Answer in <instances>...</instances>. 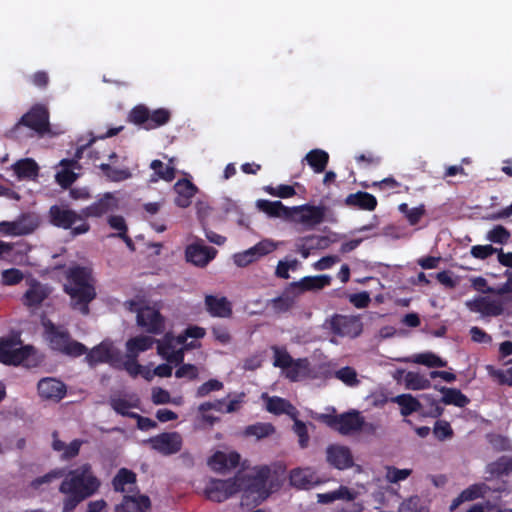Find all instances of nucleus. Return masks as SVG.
Masks as SVG:
<instances>
[{
	"instance_id": "1",
	"label": "nucleus",
	"mask_w": 512,
	"mask_h": 512,
	"mask_svg": "<svg viewBox=\"0 0 512 512\" xmlns=\"http://www.w3.org/2000/svg\"><path fill=\"white\" fill-rule=\"evenodd\" d=\"M59 491L66 495L62 512H72L78 504L95 494L100 481L93 474L90 464H83L63 476Z\"/></svg>"
},
{
	"instance_id": "2",
	"label": "nucleus",
	"mask_w": 512,
	"mask_h": 512,
	"mask_svg": "<svg viewBox=\"0 0 512 512\" xmlns=\"http://www.w3.org/2000/svg\"><path fill=\"white\" fill-rule=\"evenodd\" d=\"M64 291L70 296L74 309L86 315L89 303L96 297L95 279L92 269L85 266H72L66 271Z\"/></svg>"
},
{
	"instance_id": "3",
	"label": "nucleus",
	"mask_w": 512,
	"mask_h": 512,
	"mask_svg": "<svg viewBox=\"0 0 512 512\" xmlns=\"http://www.w3.org/2000/svg\"><path fill=\"white\" fill-rule=\"evenodd\" d=\"M270 475L268 467H261L247 473H239L241 480V490L243 498L246 501H251L255 504H260L270 495V490L267 488V480Z\"/></svg>"
},
{
	"instance_id": "4",
	"label": "nucleus",
	"mask_w": 512,
	"mask_h": 512,
	"mask_svg": "<svg viewBox=\"0 0 512 512\" xmlns=\"http://www.w3.org/2000/svg\"><path fill=\"white\" fill-rule=\"evenodd\" d=\"M43 325L45 340L53 350L72 357L81 356L87 351L85 345L71 339L62 325H56L53 322H43Z\"/></svg>"
},
{
	"instance_id": "5",
	"label": "nucleus",
	"mask_w": 512,
	"mask_h": 512,
	"mask_svg": "<svg viewBox=\"0 0 512 512\" xmlns=\"http://www.w3.org/2000/svg\"><path fill=\"white\" fill-rule=\"evenodd\" d=\"M49 222L64 230H71L72 236H79L90 230V224L83 221L82 213H77L67 205H52L48 211Z\"/></svg>"
},
{
	"instance_id": "6",
	"label": "nucleus",
	"mask_w": 512,
	"mask_h": 512,
	"mask_svg": "<svg viewBox=\"0 0 512 512\" xmlns=\"http://www.w3.org/2000/svg\"><path fill=\"white\" fill-rule=\"evenodd\" d=\"M127 120L149 131L166 125L171 120V112L166 108L151 111L146 105L138 104L130 110Z\"/></svg>"
},
{
	"instance_id": "7",
	"label": "nucleus",
	"mask_w": 512,
	"mask_h": 512,
	"mask_svg": "<svg viewBox=\"0 0 512 512\" xmlns=\"http://www.w3.org/2000/svg\"><path fill=\"white\" fill-rule=\"evenodd\" d=\"M274 352L273 365L282 369L285 376L291 381H299L309 374V361L304 359L294 360L289 353L282 348L272 347Z\"/></svg>"
},
{
	"instance_id": "8",
	"label": "nucleus",
	"mask_w": 512,
	"mask_h": 512,
	"mask_svg": "<svg viewBox=\"0 0 512 512\" xmlns=\"http://www.w3.org/2000/svg\"><path fill=\"white\" fill-rule=\"evenodd\" d=\"M31 346H22L18 333L0 340V362L8 365H18L28 361L32 352Z\"/></svg>"
},
{
	"instance_id": "9",
	"label": "nucleus",
	"mask_w": 512,
	"mask_h": 512,
	"mask_svg": "<svg viewBox=\"0 0 512 512\" xmlns=\"http://www.w3.org/2000/svg\"><path fill=\"white\" fill-rule=\"evenodd\" d=\"M49 117V110L44 104H35L20 118L12 132L16 133L21 126H25L39 135H44L50 131Z\"/></svg>"
},
{
	"instance_id": "10",
	"label": "nucleus",
	"mask_w": 512,
	"mask_h": 512,
	"mask_svg": "<svg viewBox=\"0 0 512 512\" xmlns=\"http://www.w3.org/2000/svg\"><path fill=\"white\" fill-rule=\"evenodd\" d=\"M84 354H86L85 361L90 367L100 363H108L113 367H120L121 364V353L109 340L102 341Z\"/></svg>"
},
{
	"instance_id": "11",
	"label": "nucleus",
	"mask_w": 512,
	"mask_h": 512,
	"mask_svg": "<svg viewBox=\"0 0 512 512\" xmlns=\"http://www.w3.org/2000/svg\"><path fill=\"white\" fill-rule=\"evenodd\" d=\"M240 476L227 480L212 479L205 488L206 497L214 502H223L241 490Z\"/></svg>"
},
{
	"instance_id": "12",
	"label": "nucleus",
	"mask_w": 512,
	"mask_h": 512,
	"mask_svg": "<svg viewBox=\"0 0 512 512\" xmlns=\"http://www.w3.org/2000/svg\"><path fill=\"white\" fill-rule=\"evenodd\" d=\"M218 251L204 244L203 239L195 237L194 241L185 248V259L192 265L204 268L216 257Z\"/></svg>"
},
{
	"instance_id": "13",
	"label": "nucleus",
	"mask_w": 512,
	"mask_h": 512,
	"mask_svg": "<svg viewBox=\"0 0 512 512\" xmlns=\"http://www.w3.org/2000/svg\"><path fill=\"white\" fill-rule=\"evenodd\" d=\"M292 210L293 217L290 220L310 229L321 224L326 215V207L323 205L303 204L292 207Z\"/></svg>"
},
{
	"instance_id": "14",
	"label": "nucleus",
	"mask_w": 512,
	"mask_h": 512,
	"mask_svg": "<svg viewBox=\"0 0 512 512\" xmlns=\"http://www.w3.org/2000/svg\"><path fill=\"white\" fill-rule=\"evenodd\" d=\"M276 249V245L270 240H262L253 247L236 253L233 256L234 263L238 267H246L257 261L260 257L265 256Z\"/></svg>"
},
{
	"instance_id": "15",
	"label": "nucleus",
	"mask_w": 512,
	"mask_h": 512,
	"mask_svg": "<svg viewBox=\"0 0 512 512\" xmlns=\"http://www.w3.org/2000/svg\"><path fill=\"white\" fill-rule=\"evenodd\" d=\"M152 449L164 455L175 454L182 447V437L177 432L162 433L148 440Z\"/></svg>"
},
{
	"instance_id": "16",
	"label": "nucleus",
	"mask_w": 512,
	"mask_h": 512,
	"mask_svg": "<svg viewBox=\"0 0 512 512\" xmlns=\"http://www.w3.org/2000/svg\"><path fill=\"white\" fill-rule=\"evenodd\" d=\"M118 200L112 193H105L97 201L81 210L83 221L87 218H99L117 209Z\"/></svg>"
},
{
	"instance_id": "17",
	"label": "nucleus",
	"mask_w": 512,
	"mask_h": 512,
	"mask_svg": "<svg viewBox=\"0 0 512 512\" xmlns=\"http://www.w3.org/2000/svg\"><path fill=\"white\" fill-rule=\"evenodd\" d=\"M466 306L470 311L480 313L486 317H497L503 314L501 297L491 299L485 296H478L473 300L467 301Z\"/></svg>"
},
{
	"instance_id": "18",
	"label": "nucleus",
	"mask_w": 512,
	"mask_h": 512,
	"mask_svg": "<svg viewBox=\"0 0 512 512\" xmlns=\"http://www.w3.org/2000/svg\"><path fill=\"white\" fill-rule=\"evenodd\" d=\"M326 460L331 466L339 470H344L354 465L350 448L343 445H329L326 449Z\"/></svg>"
},
{
	"instance_id": "19",
	"label": "nucleus",
	"mask_w": 512,
	"mask_h": 512,
	"mask_svg": "<svg viewBox=\"0 0 512 512\" xmlns=\"http://www.w3.org/2000/svg\"><path fill=\"white\" fill-rule=\"evenodd\" d=\"M129 311L136 313V320H164L157 304L139 298L126 302Z\"/></svg>"
},
{
	"instance_id": "20",
	"label": "nucleus",
	"mask_w": 512,
	"mask_h": 512,
	"mask_svg": "<svg viewBox=\"0 0 512 512\" xmlns=\"http://www.w3.org/2000/svg\"><path fill=\"white\" fill-rule=\"evenodd\" d=\"M333 426L342 435H350L362 430L364 426V418L358 411L343 413L333 420Z\"/></svg>"
},
{
	"instance_id": "21",
	"label": "nucleus",
	"mask_w": 512,
	"mask_h": 512,
	"mask_svg": "<svg viewBox=\"0 0 512 512\" xmlns=\"http://www.w3.org/2000/svg\"><path fill=\"white\" fill-rule=\"evenodd\" d=\"M331 284V277L329 275L305 276L299 281L292 282L290 289L295 294H300L305 291L320 290Z\"/></svg>"
},
{
	"instance_id": "22",
	"label": "nucleus",
	"mask_w": 512,
	"mask_h": 512,
	"mask_svg": "<svg viewBox=\"0 0 512 512\" xmlns=\"http://www.w3.org/2000/svg\"><path fill=\"white\" fill-rule=\"evenodd\" d=\"M28 289L22 296V303L27 307H38L49 296L48 288L36 279L28 281Z\"/></svg>"
},
{
	"instance_id": "23",
	"label": "nucleus",
	"mask_w": 512,
	"mask_h": 512,
	"mask_svg": "<svg viewBox=\"0 0 512 512\" xmlns=\"http://www.w3.org/2000/svg\"><path fill=\"white\" fill-rule=\"evenodd\" d=\"M197 190V187L190 180L179 179L174 185V191L177 194L174 203L178 207L187 208L190 206Z\"/></svg>"
},
{
	"instance_id": "24",
	"label": "nucleus",
	"mask_w": 512,
	"mask_h": 512,
	"mask_svg": "<svg viewBox=\"0 0 512 512\" xmlns=\"http://www.w3.org/2000/svg\"><path fill=\"white\" fill-rule=\"evenodd\" d=\"M290 484L297 489H310L319 483L311 468H295L289 475Z\"/></svg>"
},
{
	"instance_id": "25",
	"label": "nucleus",
	"mask_w": 512,
	"mask_h": 512,
	"mask_svg": "<svg viewBox=\"0 0 512 512\" xmlns=\"http://www.w3.org/2000/svg\"><path fill=\"white\" fill-rule=\"evenodd\" d=\"M38 392L42 398L59 401L66 393L65 385L54 378H44L38 383Z\"/></svg>"
},
{
	"instance_id": "26",
	"label": "nucleus",
	"mask_w": 512,
	"mask_h": 512,
	"mask_svg": "<svg viewBox=\"0 0 512 512\" xmlns=\"http://www.w3.org/2000/svg\"><path fill=\"white\" fill-rule=\"evenodd\" d=\"M205 306L213 317L228 318L232 314L231 302L224 296L207 295L205 297Z\"/></svg>"
},
{
	"instance_id": "27",
	"label": "nucleus",
	"mask_w": 512,
	"mask_h": 512,
	"mask_svg": "<svg viewBox=\"0 0 512 512\" xmlns=\"http://www.w3.org/2000/svg\"><path fill=\"white\" fill-rule=\"evenodd\" d=\"M257 207L269 217L282 218L285 220H290L291 217H293L292 207L285 206L281 201L261 199L257 201Z\"/></svg>"
},
{
	"instance_id": "28",
	"label": "nucleus",
	"mask_w": 512,
	"mask_h": 512,
	"mask_svg": "<svg viewBox=\"0 0 512 512\" xmlns=\"http://www.w3.org/2000/svg\"><path fill=\"white\" fill-rule=\"evenodd\" d=\"M150 500L144 495H125L121 504L116 505L115 512H147Z\"/></svg>"
},
{
	"instance_id": "29",
	"label": "nucleus",
	"mask_w": 512,
	"mask_h": 512,
	"mask_svg": "<svg viewBox=\"0 0 512 512\" xmlns=\"http://www.w3.org/2000/svg\"><path fill=\"white\" fill-rule=\"evenodd\" d=\"M344 202L348 207L366 211L375 210L378 203L374 195L364 191L349 194Z\"/></svg>"
},
{
	"instance_id": "30",
	"label": "nucleus",
	"mask_w": 512,
	"mask_h": 512,
	"mask_svg": "<svg viewBox=\"0 0 512 512\" xmlns=\"http://www.w3.org/2000/svg\"><path fill=\"white\" fill-rule=\"evenodd\" d=\"M240 461V455L236 452L225 453L218 451L210 459L209 465L215 471L222 472L235 468Z\"/></svg>"
},
{
	"instance_id": "31",
	"label": "nucleus",
	"mask_w": 512,
	"mask_h": 512,
	"mask_svg": "<svg viewBox=\"0 0 512 512\" xmlns=\"http://www.w3.org/2000/svg\"><path fill=\"white\" fill-rule=\"evenodd\" d=\"M262 398L266 401V409L274 414L285 413L291 418H296L298 411L290 404L287 400L280 397H269L267 394H263Z\"/></svg>"
},
{
	"instance_id": "32",
	"label": "nucleus",
	"mask_w": 512,
	"mask_h": 512,
	"mask_svg": "<svg viewBox=\"0 0 512 512\" xmlns=\"http://www.w3.org/2000/svg\"><path fill=\"white\" fill-rule=\"evenodd\" d=\"M327 240L323 236L310 235L300 238L295 244V251L299 253L302 258L306 259L310 256L312 250L323 248Z\"/></svg>"
},
{
	"instance_id": "33",
	"label": "nucleus",
	"mask_w": 512,
	"mask_h": 512,
	"mask_svg": "<svg viewBox=\"0 0 512 512\" xmlns=\"http://www.w3.org/2000/svg\"><path fill=\"white\" fill-rule=\"evenodd\" d=\"M61 170L56 173V182L64 189L69 188L77 179L78 175L73 171L76 160L63 159L60 162Z\"/></svg>"
},
{
	"instance_id": "34",
	"label": "nucleus",
	"mask_w": 512,
	"mask_h": 512,
	"mask_svg": "<svg viewBox=\"0 0 512 512\" xmlns=\"http://www.w3.org/2000/svg\"><path fill=\"white\" fill-rule=\"evenodd\" d=\"M12 168L18 179H35L39 173V166L32 158L18 160Z\"/></svg>"
},
{
	"instance_id": "35",
	"label": "nucleus",
	"mask_w": 512,
	"mask_h": 512,
	"mask_svg": "<svg viewBox=\"0 0 512 512\" xmlns=\"http://www.w3.org/2000/svg\"><path fill=\"white\" fill-rule=\"evenodd\" d=\"M304 160L315 173L319 174L325 171L329 162V154L322 149H312L305 155Z\"/></svg>"
},
{
	"instance_id": "36",
	"label": "nucleus",
	"mask_w": 512,
	"mask_h": 512,
	"mask_svg": "<svg viewBox=\"0 0 512 512\" xmlns=\"http://www.w3.org/2000/svg\"><path fill=\"white\" fill-rule=\"evenodd\" d=\"M356 497L357 493L346 486H340L337 490L317 495L318 502L322 504H329L336 500L353 501Z\"/></svg>"
},
{
	"instance_id": "37",
	"label": "nucleus",
	"mask_w": 512,
	"mask_h": 512,
	"mask_svg": "<svg viewBox=\"0 0 512 512\" xmlns=\"http://www.w3.org/2000/svg\"><path fill=\"white\" fill-rule=\"evenodd\" d=\"M329 329L336 335L356 337L362 332L361 322H327Z\"/></svg>"
},
{
	"instance_id": "38",
	"label": "nucleus",
	"mask_w": 512,
	"mask_h": 512,
	"mask_svg": "<svg viewBox=\"0 0 512 512\" xmlns=\"http://www.w3.org/2000/svg\"><path fill=\"white\" fill-rule=\"evenodd\" d=\"M154 342V338L148 335H140L129 339L126 343L128 356L138 357L140 352L151 348Z\"/></svg>"
},
{
	"instance_id": "39",
	"label": "nucleus",
	"mask_w": 512,
	"mask_h": 512,
	"mask_svg": "<svg viewBox=\"0 0 512 512\" xmlns=\"http://www.w3.org/2000/svg\"><path fill=\"white\" fill-rule=\"evenodd\" d=\"M511 472H512V458L501 457L497 461L489 463L486 466V473L489 474V476L485 477V479L490 480L493 477L508 475Z\"/></svg>"
},
{
	"instance_id": "40",
	"label": "nucleus",
	"mask_w": 512,
	"mask_h": 512,
	"mask_svg": "<svg viewBox=\"0 0 512 512\" xmlns=\"http://www.w3.org/2000/svg\"><path fill=\"white\" fill-rule=\"evenodd\" d=\"M393 402L401 407V414L408 416L414 412L420 411L422 405L418 399L411 394H401L393 398Z\"/></svg>"
},
{
	"instance_id": "41",
	"label": "nucleus",
	"mask_w": 512,
	"mask_h": 512,
	"mask_svg": "<svg viewBox=\"0 0 512 512\" xmlns=\"http://www.w3.org/2000/svg\"><path fill=\"white\" fill-rule=\"evenodd\" d=\"M439 391L443 393L441 401L444 404L464 407L469 403V399L458 389L441 387Z\"/></svg>"
},
{
	"instance_id": "42",
	"label": "nucleus",
	"mask_w": 512,
	"mask_h": 512,
	"mask_svg": "<svg viewBox=\"0 0 512 512\" xmlns=\"http://www.w3.org/2000/svg\"><path fill=\"white\" fill-rule=\"evenodd\" d=\"M98 167L103 175L112 182L125 181L132 175L128 168H114L107 163H102Z\"/></svg>"
},
{
	"instance_id": "43",
	"label": "nucleus",
	"mask_w": 512,
	"mask_h": 512,
	"mask_svg": "<svg viewBox=\"0 0 512 512\" xmlns=\"http://www.w3.org/2000/svg\"><path fill=\"white\" fill-rule=\"evenodd\" d=\"M111 407L118 413L127 417H136V413L130 412L129 409L137 407V399L127 400L122 397H111Z\"/></svg>"
},
{
	"instance_id": "44",
	"label": "nucleus",
	"mask_w": 512,
	"mask_h": 512,
	"mask_svg": "<svg viewBox=\"0 0 512 512\" xmlns=\"http://www.w3.org/2000/svg\"><path fill=\"white\" fill-rule=\"evenodd\" d=\"M405 386L411 390H423L431 386V382L425 376L415 373L408 372L404 377Z\"/></svg>"
},
{
	"instance_id": "45",
	"label": "nucleus",
	"mask_w": 512,
	"mask_h": 512,
	"mask_svg": "<svg viewBox=\"0 0 512 512\" xmlns=\"http://www.w3.org/2000/svg\"><path fill=\"white\" fill-rule=\"evenodd\" d=\"M334 377L349 387H356L360 384L358 374L353 367L345 366L334 372Z\"/></svg>"
},
{
	"instance_id": "46",
	"label": "nucleus",
	"mask_w": 512,
	"mask_h": 512,
	"mask_svg": "<svg viewBox=\"0 0 512 512\" xmlns=\"http://www.w3.org/2000/svg\"><path fill=\"white\" fill-rule=\"evenodd\" d=\"M428 367H445L447 362L433 353H421L413 356L412 359H405Z\"/></svg>"
},
{
	"instance_id": "47",
	"label": "nucleus",
	"mask_w": 512,
	"mask_h": 512,
	"mask_svg": "<svg viewBox=\"0 0 512 512\" xmlns=\"http://www.w3.org/2000/svg\"><path fill=\"white\" fill-rule=\"evenodd\" d=\"M136 481V475L125 468L118 471L117 475L113 479V486L116 491L125 492L126 485H133Z\"/></svg>"
},
{
	"instance_id": "48",
	"label": "nucleus",
	"mask_w": 512,
	"mask_h": 512,
	"mask_svg": "<svg viewBox=\"0 0 512 512\" xmlns=\"http://www.w3.org/2000/svg\"><path fill=\"white\" fill-rule=\"evenodd\" d=\"M275 431L274 427L270 423H256L253 425H249L245 429L246 436H254L256 439L260 440L262 438L268 437L273 434Z\"/></svg>"
},
{
	"instance_id": "49",
	"label": "nucleus",
	"mask_w": 512,
	"mask_h": 512,
	"mask_svg": "<svg viewBox=\"0 0 512 512\" xmlns=\"http://www.w3.org/2000/svg\"><path fill=\"white\" fill-rule=\"evenodd\" d=\"M385 480L391 484H397L406 480L411 474V469H399L395 466H385Z\"/></svg>"
},
{
	"instance_id": "50",
	"label": "nucleus",
	"mask_w": 512,
	"mask_h": 512,
	"mask_svg": "<svg viewBox=\"0 0 512 512\" xmlns=\"http://www.w3.org/2000/svg\"><path fill=\"white\" fill-rule=\"evenodd\" d=\"M511 237L510 231L503 225H496L486 234V239L495 244H506Z\"/></svg>"
},
{
	"instance_id": "51",
	"label": "nucleus",
	"mask_w": 512,
	"mask_h": 512,
	"mask_svg": "<svg viewBox=\"0 0 512 512\" xmlns=\"http://www.w3.org/2000/svg\"><path fill=\"white\" fill-rule=\"evenodd\" d=\"M151 169L154 171L158 178L165 181H172L175 178V169L170 165H164V163L158 159H155L150 164Z\"/></svg>"
},
{
	"instance_id": "52",
	"label": "nucleus",
	"mask_w": 512,
	"mask_h": 512,
	"mask_svg": "<svg viewBox=\"0 0 512 512\" xmlns=\"http://www.w3.org/2000/svg\"><path fill=\"white\" fill-rule=\"evenodd\" d=\"M204 334H205V331L201 327H197V326L189 327L185 330L184 333H181L176 337V342L178 344L185 345L186 348H194L195 347L194 341H192L190 343H186L187 338L191 337L194 339H198V338L203 337Z\"/></svg>"
},
{
	"instance_id": "53",
	"label": "nucleus",
	"mask_w": 512,
	"mask_h": 512,
	"mask_svg": "<svg viewBox=\"0 0 512 512\" xmlns=\"http://www.w3.org/2000/svg\"><path fill=\"white\" fill-rule=\"evenodd\" d=\"M264 191L271 196L283 199L290 198L296 195L295 187L293 185L287 184H280L276 187H273L271 185L265 186Z\"/></svg>"
},
{
	"instance_id": "54",
	"label": "nucleus",
	"mask_w": 512,
	"mask_h": 512,
	"mask_svg": "<svg viewBox=\"0 0 512 512\" xmlns=\"http://www.w3.org/2000/svg\"><path fill=\"white\" fill-rule=\"evenodd\" d=\"M64 476V470L63 469H54L50 471L49 473L37 477L31 482V487L33 489L39 490L42 486L48 485L51 482H53L56 479L62 478Z\"/></svg>"
},
{
	"instance_id": "55",
	"label": "nucleus",
	"mask_w": 512,
	"mask_h": 512,
	"mask_svg": "<svg viewBox=\"0 0 512 512\" xmlns=\"http://www.w3.org/2000/svg\"><path fill=\"white\" fill-rule=\"evenodd\" d=\"M24 278L21 270L10 268L2 271V284L5 286H13L19 284Z\"/></svg>"
},
{
	"instance_id": "56",
	"label": "nucleus",
	"mask_w": 512,
	"mask_h": 512,
	"mask_svg": "<svg viewBox=\"0 0 512 512\" xmlns=\"http://www.w3.org/2000/svg\"><path fill=\"white\" fill-rule=\"evenodd\" d=\"M108 224L109 226L116 230L117 233L112 234V237H119L121 235H124L128 231V227L126 225L125 219L123 216L120 215H111L108 217Z\"/></svg>"
},
{
	"instance_id": "57",
	"label": "nucleus",
	"mask_w": 512,
	"mask_h": 512,
	"mask_svg": "<svg viewBox=\"0 0 512 512\" xmlns=\"http://www.w3.org/2000/svg\"><path fill=\"white\" fill-rule=\"evenodd\" d=\"M498 252V248L493 247L492 245H475L471 248V255L480 260H485L491 255Z\"/></svg>"
},
{
	"instance_id": "58",
	"label": "nucleus",
	"mask_w": 512,
	"mask_h": 512,
	"mask_svg": "<svg viewBox=\"0 0 512 512\" xmlns=\"http://www.w3.org/2000/svg\"><path fill=\"white\" fill-rule=\"evenodd\" d=\"M293 419H294L293 430L298 436V443L301 448H306L309 443V436H308L306 425L302 421L298 420L297 417L293 418Z\"/></svg>"
},
{
	"instance_id": "59",
	"label": "nucleus",
	"mask_w": 512,
	"mask_h": 512,
	"mask_svg": "<svg viewBox=\"0 0 512 512\" xmlns=\"http://www.w3.org/2000/svg\"><path fill=\"white\" fill-rule=\"evenodd\" d=\"M223 388V383L216 379H211L198 387L196 397L202 398L212 391H218Z\"/></svg>"
},
{
	"instance_id": "60",
	"label": "nucleus",
	"mask_w": 512,
	"mask_h": 512,
	"mask_svg": "<svg viewBox=\"0 0 512 512\" xmlns=\"http://www.w3.org/2000/svg\"><path fill=\"white\" fill-rule=\"evenodd\" d=\"M7 226L6 232L11 235H26L33 231V227L25 225L23 222H4Z\"/></svg>"
},
{
	"instance_id": "61",
	"label": "nucleus",
	"mask_w": 512,
	"mask_h": 512,
	"mask_svg": "<svg viewBox=\"0 0 512 512\" xmlns=\"http://www.w3.org/2000/svg\"><path fill=\"white\" fill-rule=\"evenodd\" d=\"M137 357L128 356L126 353V360L121 358V364L119 368L125 369L131 376L135 377L141 372V365L137 363Z\"/></svg>"
},
{
	"instance_id": "62",
	"label": "nucleus",
	"mask_w": 512,
	"mask_h": 512,
	"mask_svg": "<svg viewBox=\"0 0 512 512\" xmlns=\"http://www.w3.org/2000/svg\"><path fill=\"white\" fill-rule=\"evenodd\" d=\"M433 433L435 437L439 440H445L450 438L453 434L452 428L450 424L446 421H437L435 423Z\"/></svg>"
},
{
	"instance_id": "63",
	"label": "nucleus",
	"mask_w": 512,
	"mask_h": 512,
	"mask_svg": "<svg viewBox=\"0 0 512 512\" xmlns=\"http://www.w3.org/2000/svg\"><path fill=\"white\" fill-rule=\"evenodd\" d=\"M340 258L336 255H329L320 258L317 262L313 264L314 269L323 271L331 268L334 264L338 263Z\"/></svg>"
},
{
	"instance_id": "64",
	"label": "nucleus",
	"mask_w": 512,
	"mask_h": 512,
	"mask_svg": "<svg viewBox=\"0 0 512 512\" xmlns=\"http://www.w3.org/2000/svg\"><path fill=\"white\" fill-rule=\"evenodd\" d=\"M152 401L157 405L167 404L171 402V397L167 390H164L160 387H155L152 389Z\"/></svg>"
}]
</instances>
